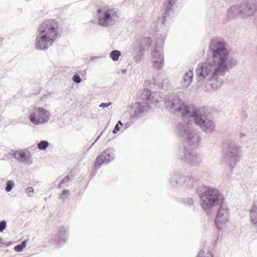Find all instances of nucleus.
Returning a JSON list of instances; mask_svg holds the SVG:
<instances>
[{
  "instance_id": "nucleus-26",
  "label": "nucleus",
  "mask_w": 257,
  "mask_h": 257,
  "mask_svg": "<svg viewBox=\"0 0 257 257\" xmlns=\"http://www.w3.org/2000/svg\"><path fill=\"white\" fill-rule=\"evenodd\" d=\"M169 85V80L166 78L162 80L161 84V87L163 90H167Z\"/></svg>"
},
{
  "instance_id": "nucleus-32",
  "label": "nucleus",
  "mask_w": 257,
  "mask_h": 257,
  "mask_svg": "<svg viewBox=\"0 0 257 257\" xmlns=\"http://www.w3.org/2000/svg\"><path fill=\"white\" fill-rule=\"evenodd\" d=\"M69 179L70 178L68 176H66L65 178H64L59 183V187H61L65 183H68Z\"/></svg>"
},
{
  "instance_id": "nucleus-1",
  "label": "nucleus",
  "mask_w": 257,
  "mask_h": 257,
  "mask_svg": "<svg viewBox=\"0 0 257 257\" xmlns=\"http://www.w3.org/2000/svg\"><path fill=\"white\" fill-rule=\"evenodd\" d=\"M209 51V56L198 65L196 74L198 80L207 79L211 89L217 90L223 83L219 76L223 75L229 67V51L225 41L219 39L211 40Z\"/></svg>"
},
{
  "instance_id": "nucleus-14",
  "label": "nucleus",
  "mask_w": 257,
  "mask_h": 257,
  "mask_svg": "<svg viewBox=\"0 0 257 257\" xmlns=\"http://www.w3.org/2000/svg\"><path fill=\"white\" fill-rule=\"evenodd\" d=\"M113 149H108L103 151L101 154L97 157L95 166L97 168H99L103 164H107L113 160L114 154Z\"/></svg>"
},
{
  "instance_id": "nucleus-4",
  "label": "nucleus",
  "mask_w": 257,
  "mask_h": 257,
  "mask_svg": "<svg viewBox=\"0 0 257 257\" xmlns=\"http://www.w3.org/2000/svg\"><path fill=\"white\" fill-rule=\"evenodd\" d=\"M189 124L181 123L178 124L176 134L183 142L190 147L195 148L200 144L201 137L199 132L195 130Z\"/></svg>"
},
{
  "instance_id": "nucleus-39",
  "label": "nucleus",
  "mask_w": 257,
  "mask_h": 257,
  "mask_svg": "<svg viewBox=\"0 0 257 257\" xmlns=\"http://www.w3.org/2000/svg\"><path fill=\"white\" fill-rule=\"evenodd\" d=\"M246 136V134L244 133H240L239 135V138H242L243 137H245Z\"/></svg>"
},
{
  "instance_id": "nucleus-10",
  "label": "nucleus",
  "mask_w": 257,
  "mask_h": 257,
  "mask_svg": "<svg viewBox=\"0 0 257 257\" xmlns=\"http://www.w3.org/2000/svg\"><path fill=\"white\" fill-rule=\"evenodd\" d=\"M164 39H161L156 44L155 48L153 52V65L154 67L158 70L161 69L164 64V54L162 48L164 45Z\"/></svg>"
},
{
  "instance_id": "nucleus-18",
  "label": "nucleus",
  "mask_w": 257,
  "mask_h": 257,
  "mask_svg": "<svg viewBox=\"0 0 257 257\" xmlns=\"http://www.w3.org/2000/svg\"><path fill=\"white\" fill-rule=\"evenodd\" d=\"M177 0H168L164 5L165 13L163 17V24L167 20V17H169L173 13V10L172 9V6Z\"/></svg>"
},
{
  "instance_id": "nucleus-27",
  "label": "nucleus",
  "mask_w": 257,
  "mask_h": 257,
  "mask_svg": "<svg viewBox=\"0 0 257 257\" xmlns=\"http://www.w3.org/2000/svg\"><path fill=\"white\" fill-rule=\"evenodd\" d=\"M14 186V183L12 181H8L6 184L5 190L7 192H10Z\"/></svg>"
},
{
  "instance_id": "nucleus-33",
  "label": "nucleus",
  "mask_w": 257,
  "mask_h": 257,
  "mask_svg": "<svg viewBox=\"0 0 257 257\" xmlns=\"http://www.w3.org/2000/svg\"><path fill=\"white\" fill-rule=\"evenodd\" d=\"M7 226V222L5 220H3L0 222V232L3 231Z\"/></svg>"
},
{
  "instance_id": "nucleus-25",
  "label": "nucleus",
  "mask_w": 257,
  "mask_h": 257,
  "mask_svg": "<svg viewBox=\"0 0 257 257\" xmlns=\"http://www.w3.org/2000/svg\"><path fill=\"white\" fill-rule=\"evenodd\" d=\"M49 143L46 141H41L37 145L38 148L40 150H45L48 147Z\"/></svg>"
},
{
  "instance_id": "nucleus-2",
  "label": "nucleus",
  "mask_w": 257,
  "mask_h": 257,
  "mask_svg": "<svg viewBox=\"0 0 257 257\" xmlns=\"http://www.w3.org/2000/svg\"><path fill=\"white\" fill-rule=\"evenodd\" d=\"M165 102L166 107L171 112H181L185 123L191 124L194 122L207 134H210L214 131L215 124L207 117L203 108L185 103L174 93L167 95L165 97Z\"/></svg>"
},
{
  "instance_id": "nucleus-17",
  "label": "nucleus",
  "mask_w": 257,
  "mask_h": 257,
  "mask_svg": "<svg viewBox=\"0 0 257 257\" xmlns=\"http://www.w3.org/2000/svg\"><path fill=\"white\" fill-rule=\"evenodd\" d=\"M150 108V106L148 102H138L135 104L133 106L134 110L133 116L138 117L141 113L148 111Z\"/></svg>"
},
{
  "instance_id": "nucleus-35",
  "label": "nucleus",
  "mask_w": 257,
  "mask_h": 257,
  "mask_svg": "<svg viewBox=\"0 0 257 257\" xmlns=\"http://www.w3.org/2000/svg\"><path fill=\"white\" fill-rule=\"evenodd\" d=\"M119 130L120 127L119 125H118V124H116L112 132L113 134H115L119 131Z\"/></svg>"
},
{
  "instance_id": "nucleus-38",
  "label": "nucleus",
  "mask_w": 257,
  "mask_h": 257,
  "mask_svg": "<svg viewBox=\"0 0 257 257\" xmlns=\"http://www.w3.org/2000/svg\"><path fill=\"white\" fill-rule=\"evenodd\" d=\"M5 245L4 242L3 241V239L0 238V247H3Z\"/></svg>"
},
{
  "instance_id": "nucleus-21",
  "label": "nucleus",
  "mask_w": 257,
  "mask_h": 257,
  "mask_svg": "<svg viewBox=\"0 0 257 257\" xmlns=\"http://www.w3.org/2000/svg\"><path fill=\"white\" fill-rule=\"evenodd\" d=\"M193 77V74L192 71L189 70L186 72L184 75L183 80L181 82L182 86L184 88L188 87L192 82Z\"/></svg>"
},
{
  "instance_id": "nucleus-13",
  "label": "nucleus",
  "mask_w": 257,
  "mask_h": 257,
  "mask_svg": "<svg viewBox=\"0 0 257 257\" xmlns=\"http://www.w3.org/2000/svg\"><path fill=\"white\" fill-rule=\"evenodd\" d=\"M241 17L246 18L252 16L257 10V3L253 2H243L240 4Z\"/></svg>"
},
{
  "instance_id": "nucleus-19",
  "label": "nucleus",
  "mask_w": 257,
  "mask_h": 257,
  "mask_svg": "<svg viewBox=\"0 0 257 257\" xmlns=\"http://www.w3.org/2000/svg\"><path fill=\"white\" fill-rule=\"evenodd\" d=\"M250 223L257 228V204L253 203L249 211Z\"/></svg>"
},
{
  "instance_id": "nucleus-9",
  "label": "nucleus",
  "mask_w": 257,
  "mask_h": 257,
  "mask_svg": "<svg viewBox=\"0 0 257 257\" xmlns=\"http://www.w3.org/2000/svg\"><path fill=\"white\" fill-rule=\"evenodd\" d=\"M180 159L191 166H199L202 160V155L189 148H184L180 155Z\"/></svg>"
},
{
  "instance_id": "nucleus-22",
  "label": "nucleus",
  "mask_w": 257,
  "mask_h": 257,
  "mask_svg": "<svg viewBox=\"0 0 257 257\" xmlns=\"http://www.w3.org/2000/svg\"><path fill=\"white\" fill-rule=\"evenodd\" d=\"M241 9L240 4L235 5L230 8L228 11V16L229 17H234L239 16L241 17Z\"/></svg>"
},
{
  "instance_id": "nucleus-36",
  "label": "nucleus",
  "mask_w": 257,
  "mask_h": 257,
  "mask_svg": "<svg viewBox=\"0 0 257 257\" xmlns=\"http://www.w3.org/2000/svg\"><path fill=\"white\" fill-rule=\"evenodd\" d=\"M187 203L190 206H191V205H193V204H194L193 201L191 198L187 199Z\"/></svg>"
},
{
  "instance_id": "nucleus-34",
  "label": "nucleus",
  "mask_w": 257,
  "mask_h": 257,
  "mask_svg": "<svg viewBox=\"0 0 257 257\" xmlns=\"http://www.w3.org/2000/svg\"><path fill=\"white\" fill-rule=\"evenodd\" d=\"M111 102H107V103H101L99 104V107H102V108H104V107H107V106H109L110 105H111Z\"/></svg>"
},
{
  "instance_id": "nucleus-37",
  "label": "nucleus",
  "mask_w": 257,
  "mask_h": 257,
  "mask_svg": "<svg viewBox=\"0 0 257 257\" xmlns=\"http://www.w3.org/2000/svg\"><path fill=\"white\" fill-rule=\"evenodd\" d=\"M102 134V133H101L100 134V135L97 137V138L95 139V140L94 141V142L92 144V145H94L99 140V139L100 138V137H101Z\"/></svg>"
},
{
  "instance_id": "nucleus-16",
  "label": "nucleus",
  "mask_w": 257,
  "mask_h": 257,
  "mask_svg": "<svg viewBox=\"0 0 257 257\" xmlns=\"http://www.w3.org/2000/svg\"><path fill=\"white\" fill-rule=\"evenodd\" d=\"M147 42L149 45L151 44V40L149 37L143 38L141 40H137L132 45V48L134 54L140 55L144 52L143 44Z\"/></svg>"
},
{
  "instance_id": "nucleus-8",
  "label": "nucleus",
  "mask_w": 257,
  "mask_h": 257,
  "mask_svg": "<svg viewBox=\"0 0 257 257\" xmlns=\"http://www.w3.org/2000/svg\"><path fill=\"white\" fill-rule=\"evenodd\" d=\"M50 112L42 107H35L30 111L29 118L34 124L40 125L47 123L50 119Z\"/></svg>"
},
{
  "instance_id": "nucleus-3",
  "label": "nucleus",
  "mask_w": 257,
  "mask_h": 257,
  "mask_svg": "<svg viewBox=\"0 0 257 257\" xmlns=\"http://www.w3.org/2000/svg\"><path fill=\"white\" fill-rule=\"evenodd\" d=\"M58 33V25L53 20H46L40 25L37 30L35 48L40 50H47L55 42Z\"/></svg>"
},
{
  "instance_id": "nucleus-12",
  "label": "nucleus",
  "mask_w": 257,
  "mask_h": 257,
  "mask_svg": "<svg viewBox=\"0 0 257 257\" xmlns=\"http://www.w3.org/2000/svg\"><path fill=\"white\" fill-rule=\"evenodd\" d=\"M228 218L229 213L228 209L226 206L221 205L217 211L215 217V224L217 228L222 229L223 226L225 225L228 222Z\"/></svg>"
},
{
  "instance_id": "nucleus-30",
  "label": "nucleus",
  "mask_w": 257,
  "mask_h": 257,
  "mask_svg": "<svg viewBox=\"0 0 257 257\" xmlns=\"http://www.w3.org/2000/svg\"><path fill=\"white\" fill-rule=\"evenodd\" d=\"M69 196V192L68 190H64L60 194V197L64 199L68 198Z\"/></svg>"
},
{
  "instance_id": "nucleus-29",
  "label": "nucleus",
  "mask_w": 257,
  "mask_h": 257,
  "mask_svg": "<svg viewBox=\"0 0 257 257\" xmlns=\"http://www.w3.org/2000/svg\"><path fill=\"white\" fill-rule=\"evenodd\" d=\"M146 102L149 101L150 100V97L151 96V92L149 89H145L144 91V94Z\"/></svg>"
},
{
  "instance_id": "nucleus-31",
  "label": "nucleus",
  "mask_w": 257,
  "mask_h": 257,
  "mask_svg": "<svg viewBox=\"0 0 257 257\" xmlns=\"http://www.w3.org/2000/svg\"><path fill=\"white\" fill-rule=\"evenodd\" d=\"M72 79L73 81L76 83H79L81 81V79L80 76L77 74L73 75Z\"/></svg>"
},
{
  "instance_id": "nucleus-11",
  "label": "nucleus",
  "mask_w": 257,
  "mask_h": 257,
  "mask_svg": "<svg viewBox=\"0 0 257 257\" xmlns=\"http://www.w3.org/2000/svg\"><path fill=\"white\" fill-rule=\"evenodd\" d=\"M170 184L173 186H186L189 188L193 187V179L190 176L174 174L169 179Z\"/></svg>"
},
{
  "instance_id": "nucleus-40",
  "label": "nucleus",
  "mask_w": 257,
  "mask_h": 257,
  "mask_svg": "<svg viewBox=\"0 0 257 257\" xmlns=\"http://www.w3.org/2000/svg\"><path fill=\"white\" fill-rule=\"evenodd\" d=\"M116 124H118V125H120L121 126L122 125V123L120 120H119Z\"/></svg>"
},
{
  "instance_id": "nucleus-15",
  "label": "nucleus",
  "mask_w": 257,
  "mask_h": 257,
  "mask_svg": "<svg viewBox=\"0 0 257 257\" xmlns=\"http://www.w3.org/2000/svg\"><path fill=\"white\" fill-rule=\"evenodd\" d=\"M13 156L15 159L25 164L32 163V157L29 151L27 150L16 151L14 152Z\"/></svg>"
},
{
  "instance_id": "nucleus-5",
  "label": "nucleus",
  "mask_w": 257,
  "mask_h": 257,
  "mask_svg": "<svg viewBox=\"0 0 257 257\" xmlns=\"http://www.w3.org/2000/svg\"><path fill=\"white\" fill-rule=\"evenodd\" d=\"M200 205L202 209L206 211L214 206L221 205L224 198L218 189L214 187H208L200 195Z\"/></svg>"
},
{
  "instance_id": "nucleus-28",
  "label": "nucleus",
  "mask_w": 257,
  "mask_h": 257,
  "mask_svg": "<svg viewBox=\"0 0 257 257\" xmlns=\"http://www.w3.org/2000/svg\"><path fill=\"white\" fill-rule=\"evenodd\" d=\"M34 190L31 187H28L25 189V193L28 196L32 197L34 195Z\"/></svg>"
},
{
  "instance_id": "nucleus-23",
  "label": "nucleus",
  "mask_w": 257,
  "mask_h": 257,
  "mask_svg": "<svg viewBox=\"0 0 257 257\" xmlns=\"http://www.w3.org/2000/svg\"><path fill=\"white\" fill-rule=\"evenodd\" d=\"M120 52L118 50H113L110 53V58L114 61H117L120 56Z\"/></svg>"
},
{
  "instance_id": "nucleus-20",
  "label": "nucleus",
  "mask_w": 257,
  "mask_h": 257,
  "mask_svg": "<svg viewBox=\"0 0 257 257\" xmlns=\"http://www.w3.org/2000/svg\"><path fill=\"white\" fill-rule=\"evenodd\" d=\"M66 229L63 226H60L58 228V233L55 237L54 240L60 245L66 241Z\"/></svg>"
},
{
  "instance_id": "nucleus-41",
  "label": "nucleus",
  "mask_w": 257,
  "mask_h": 257,
  "mask_svg": "<svg viewBox=\"0 0 257 257\" xmlns=\"http://www.w3.org/2000/svg\"><path fill=\"white\" fill-rule=\"evenodd\" d=\"M126 70H125V69H123V70H122V73H123V74L125 73H126Z\"/></svg>"
},
{
  "instance_id": "nucleus-6",
  "label": "nucleus",
  "mask_w": 257,
  "mask_h": 257,
  "mask_svg": "<svg viewBox=\"0 0 257 257\" xmlns=\"http://www.w3.org/2000/svg\"><path fill=\"white\" fill-rule=\"evenodd\" d=\"M242 147L234 142L227 141V146L223 151V158L226 164L230 168L234 167L239 161L242 154Z\"/></svg>"
},
{
  "instance_id": "nucleus-7",
  "label": "nucleus",
  "mask_w": 257,
  "mask_h": 257,
  "mask_svg": "<svg viewBox=\"0 0 257 257\" xmlns=\"http://www.w3.org/2000/svg\"><path fill=\"white\" fill-rule=\"evenodd\" d=\"M99 25L109 27L113 25L118 18V12L116 9L110 6H103L97 10Z\"/></svg>"
},
{
  "instance_id": "nucleus-24",
  "label": "nucleus",
  "mask_w": 257,
  "mask_h": 257,
  "mask_svg": "<svg viewBox=\"0 0 257 257\" xmlns=\"http://www.w3.org/2000/svg\"><path fill=\"white\" fill-rule=\"evenodd\" d=\"M26 243H27L26 240H24L23 241H22L21 242V243L20 244L17 245L16 246H15V247H14L15 250L17 252L22 251L23 250V249H24V248L26 247Z\"/></svg>"
}]
</instances>
